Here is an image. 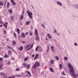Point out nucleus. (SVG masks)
Returning <instances> with one entry per match:
<instances>
[{
	"instance_id": "1",
	"label": "nucleus",
	"mask_w": 78,
	"mask_h": 78,
	"mask_svg": "<svg viewBox=\"0 0 78 78\" xmlns=\"http://www.w3.org/2000/svg\"><path fill=\"white\" fill-rule=\"evenodd\" d=\"M68 66L69 68L70 69L69 71L70 72V73L72 74H71V75L72 76H73L74 78H76V73H74L75 72V70H74V69L73 67H72V65L70 63H68Z\"/></svg>"
},
{
	"instance_id": "2",
	"label": "nucleus",
	"mask_w": 78,
	"mask_h": 78,
	"mask_svg": "<svg viewBox=\"0 0 78 78\" xmlns=\"http://www.w3.org/2000/svg\"><path fill=\"white\" fill-rule=\"evenodd\" d=\"M34 33L35 35L36 36V37L35 38V40L36 42H38L39 41V36L38 35V34H37V30L36 28L35 29Z\"/></svg>"
},
{
	"instance_id": "3",
	"label": "nucleus",
	"mask_w": 78,
	"mask_h": 78,
	"mask_svg": "<svg viewBox=\"0 0 78 78\" xmlns=\"http://www.w3.org/2000/svg\"><path fill=\"white\" fill-rule=\"evenodd\" d=\"M27 13L28 14L30 18V19L33 18V17H32V16H32V15H33V14L31 12H30V11H29V10H27Z\"/></svg>"
},
{
	"instance_id": "4",
	"label": "nucleus",
	"mask_w": 78,
	"mask_h": 78,
	"mask_svg": "<svg viewBox=\"0 0 78 78\" xmlns=\"http://www.w3.org/2000/svg\"><path fill=\"white\" fill-rule=\"evenodd\" d=\"M21 37L23 38H25L26 37L25 34L23 32H22L21 34Z\"/></svg>"
},
{
	"instance_id": "5",
	"label": "nucleus",
	"mask_w": 78,
	"mask_h": 78,
	"mask_svg": "<svg viewBox=\"0 0 78 78\" xmlns=\"http://www.w3.org/2000/svg\"><path fill=\"white\" fill-rule=\"evenodd\" d=\"M12 52L10 50H9L8 51V52L7 53L8 55H9V56H11V55H12Z\"/></svg>"
},
{
	"instance_id": "6",
	"label": "nucleus",
	"mask_w": 78,
	"mask_h": 78,
	"mask_svg": "<svg viewBox=\"0 0 78 78\" xmlns=\"http://www.w3.org/2000/svg\"><path fill=\"white\" fill-rule=\"evenodd\" d=\"M23 46H21L20 48H18L19 50L21 51H22V50H23Z\"/></svg>"
},
{
	"instance_id": "7",
	"label": "nucleus",
	"mask_w": 78,
	"mask_h": 78,
	"mask_svg": "<svg viewBox=\"0 0 78 78\" xmlns=\"http://www.w3.org/2000/svg\"><path fill=\"white\" fill-rule=\"evenodd\" d=\"M31 22L29 21H27L26 23V25H29Z\"/></svg>"
},
{
	"instance_id": "8",
	"label": "nucleus",
	"mask_w": 78,
	"mask_h": 78,
	"mask_svg": "<svg viewBox=\"0 0 78 78\" xmlns=\"http://www.w3.org/2000/svg\"><path fill=\"white\" fill-rule=\"evenodd\" d=\"M36 66H37V62H35V63L34 64L33 66V68L34 69H35L36 67Z\"/></svg>"
},
{
	"instance_id": "9",
	"label": "nucleus",
	"mask_w": 78,
	"mask_h": 78,
	"mask_svg": "<svg viewBox=\"0 0 78 78\" xmlns=\"http://www.w3.org/2000/svg\"><path fill=\"white\" fill-rule=\"evenodd\" d=\"M57 3L58 5H59L60 6H62V4L59 1H58L57 2Z\"/></svg>"
},
{
	"instance_id": "10",
	"label": "nucleus",
	"mask_w": 78,
	"mask_h": 78,
	"mask_svg": "<svg viewBox=\"0 0 78 78\" xmlns=\"http://www.w3.org/2000/svg\"><path fill=\"white\" fill-rule=\"evenodd\" d=\"M23 14H22L20 16V19H21V20L23 19Z\"/></svg>"
},
{
	"instance_id": "11",
	"label": "nucleus",
	"mask_w": 78,
	"mask_h": 78,
	"mask_svg": "<svg viewBox=\"0 0 78 78\" xmlns=\"http://www.w3.org/2000/svg\"><path fill=\"white\" fill-rule=\"evenodd\" d=\"M11 3H12V4H13L14 5H16V3H15L14 1L13 0H11Z\"/></svg>"
},
{
	"instance_id": "12",
	"label": "nucleus",
	"mask_w": 78,
	"mask_h": 78,
	"mask_svg": "<svg viewBox=\"0 0 78 78\" xmlns=\"http://www.w3.org/2000/svg\"><path fill=\"white\" fill-rule=\"evenodd\" d=\"M15 44H16V41H12V45H15Z\"/></svg>"
},
{
	"instance_id": "13",
	"label": "nucleus",
	"mask_w": 78,
	"mask_h": 78,
	"mask_svg": "<svg viewBox=\"0 0 78 78\" xmlns=\"http://www.w3.org/2000/svg\"><path fill=\"white\" fill-rule=\"evenodd\" d=\"M50 70L51 71V72H52V73H54V72H55L54 70H53V68H50Z\"/></svg>"
},
{
	"instance_id": "14",
	"label": "nucleus",
	"mask_w": 78,
	"mask_h": 78,
	"mask_svg": "<svg viewBox=\"0 0 78 78\" xmlns=\"http://www.w3.org/2000/svg\"><path fill=\"white\" fill-rule=\"evenodd\" d=\"M28 59V57H27L24 58V61H27Z\"/></svg>"
},
{
	"instance_id": "15",
	"label": "nucleus",
	"mask_w": 78,
	"mask_h": 78,
	"mask_svg": "<svg viewBox=\"0 0 78 78\" xmlns=\"http://www.w3.org/2000/svg\"><path fill=\"white\" fill-rule=\"evenodd\" d=\"M4 57H5V58H9V56L7 55L6 54H5L4 56Z\"/></svg>"
},
{
	"instance_id": "16",
	"label": "nucleus",
	"mask_w": 78,
	"mask_h": 78,
	"mask_svg": "<svg viewBox=\"0 0 78 78\" xmlns=\"http://www.w3.org/2000/svg\"><path fill=\"white\" fill-rule=\"evenodd\" d=\"M23 66H24V67H26L27 66V64L26 63H24L22 64Z\"/></svg>"
},
{
	"instance_id": "17",
	"label": "nucleus",
	"mask_w": 78,
	"mask_h": 78,
	"mask_svg": "<svg viewBox=\"0 0 78 78\" xmlns=\"http://www.w3.org/2000/svg\"><path fill=\"white\" fill-rule=\"evenodd\" d=\"M3 26L5 27V29H6V28H7V25H6V24L4 23Z\"/></svg>"
},
{
	"instance_id": "18",
	"label": "nucleus",
	"mask_w": 78,
	"mask_h": 78,
	"mask_svg": "<svg viewBox=\"0 0 78 78\" xmlns=\"http://www.w3.org/2000/svg\"><path fill=\"white\" fill-rule=\"evenodd\" d=\"M37 62V65L38 67H39L40 66V63L38 62Z\"/></svg>"
},
{
	"instance_id": "19",
	"label": "nucleus",
	"mask_w": 78,
	"mask_h": 78,
	"mask_svg": "<svg viewBox=\"0 0 78 78\" xmlns=\"http://www.w3.org/2000/svg\"><path fill=\"white\" fill-rule=\"evenodd\" d=\"M59 68L60 69H62V66L61 64H59Z\"/></svg>"
},
{
	"instance_id": "20",
	"label": "nucleus",
	"mask_w": 78,
	"mask_h": 78,
	"mask_svg": "<svg viewBox=\"0 0 78 78\" xmlns=\"http://www.w3.org/2000/svg\"><path fill=\"white\" fill-rule=\"evenodd\" d=\"M51 64H53L54 63V61L53 60H51L50 61Z\"/></svg>"
},
{
	"instance_id": "21",
	"label": "nucleus",
	"mask_w": 78,
	"mask_h": 78,
	"mask_svg": "<svg viewBox=\"0 0 78 78\" xmlns=\"http://www.w3.org/2000/svg\"><path fill=\"white\" fill-rule=\"evenodd\" d=\"M9 12L10 14H11L12 12V9H10L9 11Z\"/></svg>"
},
{
	"instance_id": "22",
	"label": "nucleus",
	"mask_w": 78,
	"mask_h": 78,
	"mask_svg": "<svg viewBox=\"0 0 78 78\" xmlns=\"http://www.w3.org/2000/svg\"><path fill=\"white\" fill-rule=\"evenodd\" d=\"M5 74V73H3V72H2L0 73V75H2L3 76Z\"/></svg>"
},
{
	"instance_id": "23",
	"label": "nucleus",
	"mask_w": 78,
	"mask_h": 78,
	"mask_svg": "<svg viewBox=\"0 0 78 78\" xmlns=\"http://www.w3.org/2000/svg\"><path fill=\"white\" fill-rule=\"evenodd\" d=\"M10 18L12 20H14V16H10Z\"/></svg>"
},
{
	"instance_id": "24",
	"label": "nucleus",
	"mask_w": 78,
	"mask_h": 78,
	"mask_svg": "<svg viewBox=\"0 0 78 78\" xmlns=\"http://www.w3.org/2000/svg\"><path fill=\"white\" fill-rule=\"evenodd\" d=\"M0 5L1 6H3V2H0Z\"/></svg>"
},
{
	"instance_id": "25",
	"label": "nucleus",
	"mask_w": 78,
	"mask_h": 78,
	"mask_svg": "<svg viewBox=\"0 0 78 78\" xmlns=\"http://www.w3.org/2000/svg\"><path fill=\"white\" fill-rule=\"evenodd\" d=\"M9 5H10V4H9V2H7V6L8 8H9Z\"/></svg>"
},
{
	"instance_id": "26",
	"label": "nucleus",
	"mask_w": 78,
	"mask_h": 78,
	"mask_svg": "<svg viewBox=\"0 0 78 78\" xmlns=\"http://www.w3.org/2000/svg\"><path fill=\"white\" fill-rule=\"evenodd\" d=\"M48 37L49 39H50V38H51V37L49 34H48Z\"/></svg>"
},
{
	"instance_id": "27",
	"label": "nucleus",
	"mask_w": 78,
	"mask_h": 78,
	"mask_svg": "<svg viewBox=\"0 0 78 78\" xmlns=\"http://www.w3.org/2000/svg\"><path fill=\"white\" fill-rule=\"evenodd\" d=\"M3 76L4 78H7V77H8L7 75H6L5 74L4 76Z\"/></svg>"
},
{
	"instance_id": "28",
	"label": "nucleus",
	"mask_w": 78,
	"mask_h": 78,
	"mask_svg": "<svg viewBox=\"0 0 78 78\" xmlns=\"http://www.w3.org/2000/svg\"><path fill=\"white\" fill-rule=\"evenodd\" d=\"M64 59L65 60V61H67L68 58H67V57H65L64 58Z\"/></svg>"
},
{
	"instance_id": "29",
	"label": "nucleus",
	"mask_w": 78,
	"mask_h": 78,
	"mask_svg": "<svg viewBox=\"0 0 78 78\" xmlns=\"http://www.w3.org/2000/svg\"><path fill=\"white\" fill-rule=\"evenodd\" d=\"M39 46H37L35 50L36 51H37L38 49L39 48Z\"/></svg>"
},
{
	"instance_id": "30",
	"label": "nucleus",
	"mask_w": 78,
	"mask_h": 78,
	"mask_svg": "<svg viewBox=\"0 0 78 78\" xmlns=\"http://www.w3.org/2000/svg\"><path fill=\"white\" fill-rule=\"evenodd\" d=\"M27 74H28L29 75H31V73H30L28 71H27Z\"/></svg>"
},
{
	"instance_id": "31",
	"label": "nucleus",
	"mask_w": 78,
	"mask_h": 78,
	"mask_svg": "<svg viewBox=\"0 0 78 78\" xmlns=\"http://www.w3.org/2000/svg\"><path fill=\"white\" fill-rule=\"evenodd\" d=\"M14 37H15V38H17V35H16V33H14Z\"/></svg>"
},
{
	"instance_id": "32",
	"label": "nucleus",
	"mask_w": 78,
	"mask_h": 78,
	"mask_svg": "<svg viewBox=\"0 0 78 78\" xmlns=\"http://www.w3.org/2000/svg\"><path fill=\"white\" fill-rule=\"evenodd\" d=\"M15 77H16V76H13L12 77H11V76L9 77H8V78H15Z\"/></svg>"
},
{
	"instance_id": "33",
	"label": "nucleus",
	"mask_w": 78,
	"mask_h": 78,
	"mask_svg": "<svg viewBox=\"0 0 78 78\" xmlns=\"http://www.w3.org/2000/svg\"><path fill=\"white\" fill-rule=\"evenodd\" d=\"M30 64H28L27 66V69H29L30 68Z\"/></svg>"
},
{
	"instance_id": "34",
	"label": "nucleus",
	"mask_w": 78,
	"mask_h": 78,
	"mask_svg": "<svg viewBox=\"0 0 78 78\" xmlns=\"http://www.w3.org/2000/svg\"><path fill=\"white\" fill-rule=\"evenodd\" d=\"M51 48L52 50V51H53V48H54V47H53V46H51Z\"/></svg>"
},
{
	"instance_id": "35",
	"label": "nucleus",
	"mask_w": 78,
	"mask_h": 78,
	"mask_svg": "<svg viewBox=\"0 0 78 78\" xmlns=\"http://www.w3.org/2000/svg\"><path fill=\"white\" fill-rule=\"evenodd\" d=\"M30 36H32V35H33V32H30Z\"/></svg>"
},
{
	"instance_id": "36",
	"label": "nucleus",
	"mask_w": 78,
	"mask_h": 78,
	"mask_svg": "<svg viewBox=\"0 0 78 78\" xmlns=\"http://www.w3.org/2000/svg\"><path fill=\"white\" fill-rule=\"evenodd\" d=\"M16 31L17 32H19V31H20V29H19L17 28L16 29Z\"/></svg>"
},
{
	"instance_id": "37",
	"label": "nucleus",
	"mask_w": 78,
	"mask_h": 78,
	"mask_svg": "<svg viewBox=\"0 0 78 78\" xmlns=\"http://www.w3.org/2000/svg\"><path fill=\"white\" fill-rule=\"evenodd\" d=\"M2 66L3 64H1V65H0V69H2Z\"/></svg>"
},
{
	"instance_id": "38",
	"label": "nucleus",
	"mask_w": 78,
	"mask_h": 78,
	"mask_svg": "<svg viewBox=\"0 0 78 78\" xmlns=\"http://www.w3.org/2000/svg\"><path fill=\"white\" fill-rule=\"evenodd\" d=\"M16 77H19V76H21L20 75H16Z\"/></svg>"
},
{
	"instance_id": "39",
	"label": "nucleus",
	"mask_w": 78,
	"mask_h": 78,
	"mask_svg": "<svg viewBox=\"0 0 78 78\" xmlns=\"http://www.w3.org/2000/svg\"><path fill=\"white\" fill-rule=\"evenodd\" d=\"M33 44H32L31 46L30 47V49H31V48H33Z\"/></svg>"
},
{
	"instance_id": "40",
	"label": "nucleus",
	"mask_w": 78,
	"mask_h": 78,
	"mask_svg": "<svg viewBox=\"0 0 78 78\" xmlns=\"http://www.w3.org/2000/svg\"><path fill=\"white\" fill-rule=\"evenodd\" d=\"M55 58H56V59L57 60H58V59H59V57H57V56L55 57Z\"/></svg>"
},
{
	"instance_id": "41",
	"label": "nucleus",
	"mask_w": 78,
	"mask_h": 78,
	"mask_svg": "<svg viewBox=\"0 0 78 78\" xmlns=\"http://www.w3.org/2000/svg\"><path fill=\"white\" fill-rule=\"evenodd\" d=\"M37 58H38L36 56V55H35V57L34 58V59H37Z\"/></svg>"
},
{
	"instance_id": "42",
	"label": "nucleus",
	"mask_w": 78,
	"mask_h": 78,
	"mask_svg": "<svg viewBox=\"0 0 78 78\" xmlns=\"http://www.w3.org/2000/svg\"><path fill=\"white\" fill-rule=\"evenodd\" d=\"M3 32L4 33H4V34H6V31L5 30H4L3 31Z\"/></svg>"
},
{
	"instance_id": "43",
	"label": "nucleus",
	"mask_w": 78,
	"mask_h": 78,
	"mask_svg": "<svg viewBox=\"0 0 78 78\" xmlns=\"http://www.w3.org/2000/svg\"><path fill=\"white\" fill-rule=\"evenodd\" d=\"M16 71H19V70H20V69H19V68H17L16 69Z\"/></svg>"
},
{
	"instance_id": "44",
	"label": "nucleus",
	"mask_w": 78,
	"mask_h": 78,
	"mask_svg": "<svg viewBox=\"0 0 78 78\" xmlns=\"http://www.w3.org/2000/svg\"><path fill=\"white\" fill-rule=\"evenodd\" d=\"M35 56H36L37 57H39V55H38V54H36L35 55Z\"/></svg>"
},
{
	"instance_id": "45",
	"label": "nucleus",
	"mask_w": 78,
	"mask_h": 78,
	"mask_svg": "<svg viewBox=\"0 0 78 78\" xmlns=\"http://www.w3.org/2000/svg\"><path fill=\"white\" fill-rule=\"evenodd\" d=\"M54 31H53V33H56L57 32V31L55 29L54 30Z\"/></svg>"
},
{
	"instance_id": "46",
	"label": "nucleus",
	"mask_w": 78,
	"mask_h": 78,
	"mask_svg": "<svg viewBox=\"0 0 78 78\" xmlns=\"http://www.w3.org/2000/svg\"><path fill=\"white\" fill-rule=\"evenodd\" d=\"M30 47V44H28L26 46L27 48H28Z\"/></svg>"
},
{
	"instance_id": "47",
	"label": "nucleus",
	"mask_w": 78,
	"mask_h": 78,
	"mask_svg": "<svg viewBox=\"0 0 78 78\" xmlns=\"http://www.w3.org/2000/svg\"><path fill=\"white\" fill-rule=\"evenodd\" d=\"M47 48H48V49L49 50V49H50V47H49V46L48 45L47 46Z\"/></svg>"
},
{
	"instance_id": "48",
	"label": "nucleus",
	"mask_w": 78,
	"mask_h": 78,
	"mask_svg": "<svg viewBox=\"0 0 78 78\" xmlns=\"http://www.w3.org/2000/svg\"><path fill=\"white\" fill-rule=\"evenodd\" d=\"M31 49V48H29L27 49V51H28V50H29Z\"/></svg>"
},
{
	"instance_id": "49",
	"label": "nucleus",
	"mask_w": 78,
	"mask_h": 78,
	"mask_svg": "<svg viewBox=\"0 0 78 78\" xmlns=\"http://www.w3.org/2000/svg\"><path fill=\"white\" fill-rule=\"evenodd\" d=\"M3 60V58H0V61H2Z\"/></svg>"
},
{
	"instance_id": "50",
	"label": "nucleus",
	"mask_w": 78,
	"mask_h": 78,
	"mask_svg": "<svg viewBox=\"0 0 78 78\" xmlns=\"http://www.w3.org/2000/svg\"><path fill=\"white\" fill-rule=\"evenodd\" d=\"M41 25L44 28H45V27L44 26V25H43V24H41Z\"/></svg>"
},
{
	"instance_id": "51",
	"label": "nucleus",
	"mask_w": 78,
	"mask_h": 78,
	"mask_svg": "<svg viewBox=\"0 0 78 78\" xmlns=\"http://www.w3.org/2000/svg\"><path fill=\"white\" fill-rule=\"evenodd\" d=\"M74 45L75 46H77L78 45V44H77L76 43H74Z\"/></svg>"
},
{
	"instance_id": "52",
	"label": "nucleus",
	"mask_w": 78,
	"mask_h": 78,
	"mask_svg": "<svg viewBox=\"0 0 78 78\" xmlns=\"http://www.w3.org/2000/svg\"><path fill=\"white\" fill-rule=\"evenodd\" d=\"M32 58H34V54L32 55Z\"/></svg>"
},
{
	"instance_id": "53",
	"label": "nucleus",
	"mask_w": 78,
	"mask_h": 78,
	"mask_svg": "<svg viewBox=\"0 0 78 78\" xmlns=\"http://www.w3.org/2000/svg\"><path fill=\"white\" fill-rule=\"evenodd\" d=\"M0 23H1V24H3V22H2V21H0Z\"/></svg>"
},
{
	"instance_id": "54",
	"label": "nucleus",
	"mask_w": 78,
	"mask_h": 78,
	"mask_svg": "<svg viewBox=\"0 0 78 78\" xmlns=\"http://www.w3.org/2000/svg\"><path fill=\"white\" fill-rule=\"evenodd\" d=\"M8 64H9V65L11 64V63H10V62L9 61V62H8Z\"/></svg>"
},
{
	"instance_id": "55",
	"label": "nucleus",
	"mask_w": 78,
	"mask_h": 78,
	"mask_svg": "<svg viewBox=\"0 0 78 78\" xmlns=\"http://www.w3.org/2000/svg\"><path fill=\"white\" fill-rule=\"evenodd\" d=\"M24 13H25V11L23 10L22 14H23V15H24Z\"/></svg>"
},
{
	"instance_id": "56",
	"label": "nucleus",
	"mask_w": 78,
	"mask_h": 78,
	"mask_svg": "<svg viewBox=\"0 0 78 78\" xmlns=\"http://www.w3.org/2000/svg\"><path fill=\"white\" fill-rule=\"evenodd\" d=\"M48 51H49V49H47V53H48Z\"/></svg>"
},
{
	"instance_id": "57",
	"label": "nucleus",
	"mask_w": 78,
	"mask_h": 78,
	"mask_svg": "<svg viewBox=\"0 0 78 78\" xmlns=\"http://www.w3.org/2000/svg\"><path fill=\"white\" fill-rule=\"evenodd\" d=\"M12 59H13V60H14V58H13V57H12Z\"/></svg>"
},
{
	"instance_id": "58",
	"label": "nucleus",
	"mask_w": 78,
	"mask_h": 78,
	"mask_svg": "<svg viewBox=\"0 0 78 78\" xmlns=\"http://www.w3.org/2000/svg\"><path fill=\"white\" fill-rule=\"evenodd\" d=\"M6 2L4 4V7L5 6V5H6Z\"/></svg>"
},
{
	"instance_id": "59",
	"label": "nucleus",
	"mask_w": 78,
	"mask_h": 78,
	"mask_svg": "<svg viewBox=\"0 0 78 78\" xmlns=\"http://www.w3.org/2000/svg\"><path fill=\"white\" fill-rule=\"evenodd\" d=\"M6 24L7 25H8V23L7 22H5Z\"/></svg>"
},
{
	"instance_id": "60",
	"label": "nucleus",
	"mask_w": 78,
	"mask_h": 78,
	"mask_svg": "<svg viewBox=\"0 0 78 78\" xmlns=\"http://www.w3.org/2000/svg\"><path fill=\"white\" fill-rule=\"evenodd\" d=\"M7 47L8 48H11V47H10L8 46H7Z\"/></svg>"
},
{
	"instance_id": "61",
	"label": "nucleus",
	"mask_w": 78,
	"mask_h": 78,
	"mask_svg": "<svg viewBox=\"0 0 78 78\" xmlns=\"http://www.w3.org/2000/svg\"><path fill=\"white\" fill-rule=\"evenodd\" d=\"M62 74H63V75H66V74L64 73H62Z\"/></svg>"
},
{
	"instance_id": "62",
	"label": "nucleus",
	"mask_w": 78,
	"mask_h": 78,
	"mask_svg": "<svg viewBox=\"0 0 78 78\" xmlns=\"http://www.w3.org/2000/svg\"><path fill=\"white\" fill-rule=\"evenodd\" d=\"M31 30H33V26H31Z\"/></svg>"
},
{
	"instance_id": "63",
	"label": "nucleus",
	"mask_w": 78,
	"mask_h": 78,
	"mask_svg": "<svg viewBox=\"0 0 78 78\" xmlns=\"http://www.w3.org/2000/svg\"><path fill=\"white\" fill-rule=\"evenodd\" d=\"M7 41H9V39L7 38L6 39Z\"/></svg>"
},
{
	"instance_id": "64",
	"label": "nucleus",
	"mask_w": 78,
	"mask_h": 78,
	"mask_svg": "<svg viewBox=\"0 0 78 78\" xmlns=\"http://www.w3.org/2000/svg\"><path fill=\"white\" fill-rule=\"evenodd\" d=\"M22 43L23 44H25V41H23Z\"/></svg>"
}]
</instances>
